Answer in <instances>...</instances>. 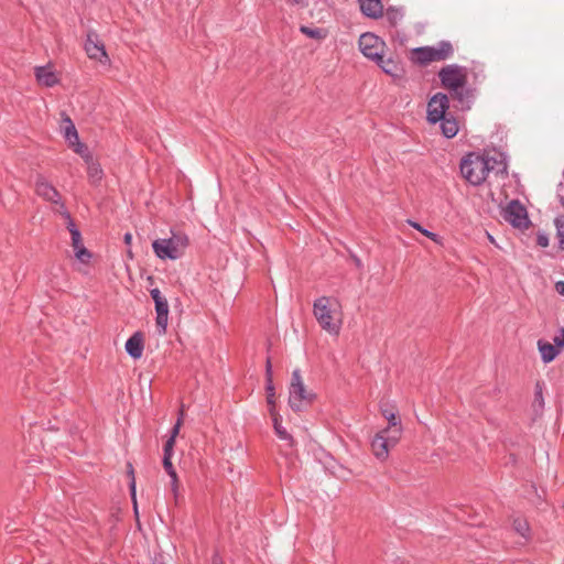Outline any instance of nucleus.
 I'll return each instance as SVG.
<instances>
[{"label":"nucleus","instance_id":"f257e3e1","mask_svg":"<svg viewBox=\"0 0 564 564\" xmlns=\"http://www.w3.org/2000/svg\"><path fill=\"white\" fill-rule=\"evenodd\" d=\"M507 172V163L501 153L491 155L468 153L460 162L463 177L474 186L482 184L490 173L496 175Z\"/></svg>","mask_w":564,"mask_h":564},{"label":"nucleus","instance_id":"f03ea898","mask_svg":"<svg viewBox=\"0 0 564 564\" xmlns=\"http://www.w3.org/2000/svg\"><path fill=\"white\" fill-rule=\"evenodd\" d=\"M442 86L448 90L457 110H469L474 100V89L467 86L466 68L457 64L446 65L438 72Z\"/></svg>","mask_w":564,"mask_h":564},{"label":"nucleus","instance_id":"7ed1b4c3","mask_svg":"<svg viewBox=\"0 0 564 564\" xmlns=\"http://www.w3.org/2000/svg\"><path fill=\"white\" fill-rule=\"evenodd\" d=\"M332 299L321 296L314 301L313 313L319 326L332 335H338L341 327V313L337 308L338 303Z\"/></svg>","mask_w":564,"mask_h":564},{"label":"nucleus","instance_id":"20e7f679","mask_svg":"<svg viewBox=\"0 0 564 564\" xmlns=\"http://www.w3.org/2000/svg\"><path fill=\"white\" fill-rule=\"evenodd\" d=\"M188 246V237L182 231H171V237L156 239L152 243L155 256L162 260L181 258Z\"/></svg>","mask_w":564,"mask_h":564},{"label":"nucleus","instance_id":"39448f33","mask_svg":"<svg viewBox=\"0 0 564 564\" xmlns=\"http://www.w3.org/2000/svg\"><path fill=\"white\" fill-rule=\"evenodd\" d=\"M453 53V45L448 41H442L435 46L416 47L412 51L413 61L419 65L445 61L451 57Z\"/></svg>","mask_w":564,"mask_h":564},{"label":"nucleus","instance_id":"423d86ee","mask_svg":"<svg viewBox=\"0 0 564 564\" xmlns=\"http://www.w3.org/2000/svg\"><path fill=\"white\" fill-rule=\"evenodd\" d=\"M314 397V393L306 390L301 371L299 369L293 370L289 390V404L291 409L297 412L304 410L313 402Z\"/></svg>","mask_w":564,"mask_h":564},{"label":"nucleus","instance_id":"0eeeda50","mask_svg":"<svg viewBox=\"0 0 564 564\" xmlns=\"http://www.w3.org/2000/svg\"><path fill=\"white\" fill-rule=\"evenodd\" d=\"M503 218L516 228H527L529 218L525 207L517 199L511 200L503 210Z\"/></svg>","mask_w":564,"mask_h":564},{"label":"nucleus","instance_id":"6e6552de","mask_svg":"<svg viewBox=\"0 0 564 564\" xmlns=\"http://www.w3.org/2000/svg\"><path fill=\"white\" fill-rule=\"evenodd\" d=\"M449 98L443 93L434 95L427 105V120L431 123H436L444 117H446V110L449 107Z\"/></svg>","mask_w":564,"mask_h":564},{"label":"nucleus","instance_id":"1a4fd4ad","mask_svg":"<svg viewBox=\"0 0 564 564\" xmlns=\"http://www.w3.org/2000/svg\"><path fill=\"white\" fill-rule=\"evenodd\" d=\"M359 48L366 57L372 61L380 59L383 42L372 33H365L359 39Z\"/></svg>","mask_w":564,"mask_h":564},{"label":"nucleus","instance_id":"9d476101","mask_svg":"<svg viewBox=\"0 0 564 564\" xmlns=\"http://www.w3.org/2000/svg\"><path fill=\"white\" fill-rule=\"evenodd\" d=\"M85 51L89 58L99 61L101 63H105L108 61V55L106 53L105 45L99 40V36L95 31H89L87 33V39L85 42Z\"/></svg>","mask_w":564,"mask_h":564},{"label":"nucleus","instance_id":"9b49d317","mask_svg":"<svg viewBox=\"0 0 564 564\" xmlns=\"http://www.w3.org/2000/svg\"><path fill=\"white\" fill-rule=\"evenodd\" d=\"M35 192L43 199L59 205L63 204L58 191L42 175L35 180Z\"/></svg>","mask_w":564,"mask_h":564},{"label":"nucleus","instance_id":"f8f14e48","mask_svg":"<svg viewBox=\"0 0 564 564\" xmlns=\"http://www.w3.org/2000/svg\"><path fill=\"white\" fill-rule=\"evenodd\" d=\"M155 312L158 332L159 334H165L169 321V303L166 299L155 303Z\"/></svg>","mask_w":564,"mask_h":564},{"label":"nucleus","instance_id":"ddd939ff","mask_svg":"<svg viewBox=\"0 0 564 564\" xmlns=\"http://www.w3.org/2000/svg\"><path fill=\"white\" fill-rule=\"evenodd\" d=\"M143 336L140 332L134 333L127 341H126V351L133 359L141 358L143 354Z\"/></svg>","mask_w":564,"mask_h":564},{"label":"nucleus","instance_id":"4468645a","mask_svg":"<svg viewBox=\"0 0 564 564\" xmlns=\"http://www.w3.org/2000/svg\"><path fill=\"white\" fill-rule=\"evenodd\" d=\"M390 447L392 446L389 444L388 438H384L380 433H377L371 442L373 455L380 460H384L388 457Z\"/></svg>","mask_w":564,"mask_h":564},{"label":"nucleus","instance_id":"2eb2a0df","mask_svg":"<svg viewBox=\"0 0 564 564\" xmlns=\"http://www.w3.org/2000/svg\"><path fill=\"white\" fill-rule=\"evenodd\" d=\"M361 12L372 19L382 17L383 7L381 0H359Z\"/></svg>","mask_w":564,"mask_h":564},{"label":"nucleus","instance_id":"dca6fc26","mask_svg":"<svg viewBox=\"0 0 564 564\" xmlns=\"http://www.w3.org/2000/svg\"><path fill=\"white\" fill-rule=\"evenodd\" d=\"M34 74L39 84L45 87H53L57 83L55 73L48 66L35 67Z\"/></svg>","mask_w":564,"mask_h":564},{"label":"nucleus","instance_id":"f3484780","mask_svg":"<svg viewBox=\"0 0 564 564\" xmlns=\"http://www.w3.org/2000/svg\"><path fill=\"white\" fill-rule=\"evenodd\" d=\"M265 390L268 404L270 405V409L273 408V410H275V392L272 380V365L270 358L267 359L265 364Z\"/></svg>","mask_w":564,"mask_h":564},{"label":"nucleus","instance_id":"a211bd4d","mask_svg":"<svg viewBox=\"0 0 564 564\" xmlns=\"http://www.w3.org/2000/svg\"><path fill=\"white\" fill-rule=\"evenodd\" d=\"M375 62L386 74H388L392 77L400 76V72L402 69L400 67V64L397 61H394L392 58L384 59L383 55L381 54L380 59H376Z\"/></svg>","mask_w":564,"mask_h":564},{"label":"nucleus","instance_id":"6ab92c4d","mask_svg":"<svg viewBox=\"0 0 564 564\" xmlns=\"http://www.w3.org/2000/svg\"><path fill=\"white\" fill-rule=\"evenodd\" d=\"M87 165V175L88 180L93 185H98L102 177H104V171L100 166V164L95 161L94 159L88 160L86 162Z\"/></svg>","mask_w":564,"mask_h":564},{"label":"nucleus","instance_id":"aec40b11","mask_svg":"<svg viewBox=\"0 0 564 564\" xmlns=\"http://www.w3.org/2000/svg\"><path fill=\"white\" fill-rule=\"evenodd\" d=\"M269 411L272 416L274 432L278 437L292 444L293 438L291 434L282 426L281 416L275 412V410H273V408H271Z\"/></svg>","mask_w":564,"mask_h":564},{"label":"nucleus","instance_id":"412c9836","mask_svg":"<svg viewBox=\"0 0 564 564\" xmlns=\"http://www.w3.org/2000/svg\"><path fill=\"white\" fill-rule=\"evenodd\" d=\"M62 116H63L62 130H63V135H64L65 140L67 141L68 144L74 141L77 142V139H79V137H78V132L76 130L75 124L73 123L72 119L67 115H65L63 112Z\"/></svg>","mask_w":564,"mask_h":564},{"label":"nucleus","instance_id":"4be33fe9","mask_svg":"<svg viewBox=\"0 0 564 564\" xmlns=\"http://www.w3.org/2000/svg\"><path fill=\"white\" fill-rule=\"evenodd\" d=\"M538 348L541 354V358L545 364L554 360L558 354L557 348L547 341L539 340Z\"/></svg>","mask_w":564,"mask_h":564},{"label":"nucleus","instance_id":"5701e85b","mask_svg":"<svg viewBox=\"0 0 564 564\" xmlns=\"http://www.w3.org/2000/svg\"><path fill=\"white\" fill-rule=\"evenodd\" d=\"M440 121H441L442 133L446 138L451 139L457 134L459 129H458V122L456 121L455 118L446 116L443 119H441Z\"/></svg>","mask_w":564,"mask_h":564},{"label":"nucleus","instance_id":"b1692460","mask_svg":"<svg viewBox=\"0 0 564 564\" xmlns=\"http://www.w3.org/2000/svg\"><path fill=\"white\" fill-rule=\"evenodd\" d=\"M513 530L525 541L531 539V530L529 522L524 518L517 517L512 522Z\"/></svg>","mask_w":564,"mask_h":564},{"label":"nucleus","instance_id":"393cba45","mask_svg":"<svg viewBox=\"0 0 564 564\" xmlns=\"http://www.w3.org/2000/svg\"><path fill=\"white\" fill-rule=\"evenodd\" d=\"M384 438H388L389 444L393 447L400 440L402 434V426H388L379 432Z\"/></svg>","mask_w":564,"mask_h":564},{"label":"nucleus","instance_id":"a878e982","mask_svg":"<svg viewBox=\"0 0 564 564\" xmlns=\"http://www.w3.org/2000/svg\"><path fill=\"white\" fill-rule=\"evenodd\" d=\"M75 153H77L78 155H80L83 158V160L85 161V163L88 161V160H91L94 159L93 158V154L90 153V151L88 150L87 145L82 143L79 141V139H77V142L74 141V142H70L68 144Z\"/></svg>","mask_w":564,"mask_h":564},{"label":"nucleus","instance_id":"bb28decb","mask_svg":"<svg viewBox=\"0 0 564 564\" xmlns=\"http://www.w3.org/2000/svg\"><path fill=\"white\" fill-rule=\"evenodd\" d=\"M128 475L130 477V495L133 502V509L134 513L138 517V506H137V498H135V478H134V470L131 463H128Z\"/></svg>","mask_w":564,"mask_h":564},{"label":"nucleus","instance_id":"cd10ccee","mask_svg":"<svg viewBox=\"0 0 564 564\" xmlns=\"http://www.w3.org/2000/svg\"><path fill=\"white\" fill-rule=\"evenodd\" d=\"M381 413L388 420L389 426L401 425V421L398 419V416L392 408L381 405Z\"/></svg>","mask_w":564,"mask_h":564},{"label":"nucleus","instance_id":"c85d7f7f","mask_svg":"<svg viewBox=\"0 0 564 564\" xmlns=\"http://www.w3.org/2000/svg\"><path fill=\"white\" fill-rule=\"evenodd\" d=\"M543 388H544L543 382H541V381L535 382L533 406L538 405L540 409H542L544 406Z\"/></svg>","mask_w":564,"mask_h":564},{"label":"nucleus","instance_id":"c756f323","mask_svg":"<svg viewBox=\"0 0 564 564\" xmlns=\"http://www.w3.org/2000/svg\"><path fill=\"white\" fill-rule=\"evenodd\" d=\"M409 225L412 226L413 228H415L416 230H419L420 232H422L425 237L430 238L431 240H433L434 242L436 243H441V238L438 237V235L423 228L419 223L416 221H413V220H408Z\"/></svg>","mask_w":564,"mask_h":564},{"label":"nucleus","instance_id":"7c9ffc66","mask_svg":"<svg viewBox=\"0 0 564 564\" xmlns=\"http://www.w3.org/2000/svg\"><path fill=\"white\" fill-rule=\"evenodd\" d=\"M74 251L76 259L79 260L82 263H88L93 257L91 252L85 246H80Z\"/></svg>","mask_w":564,"mask_h":564},{"label":"nucleus","instance_id":"2f4dec72","mask_svg":"<svg viewBox=\"0 0 564 564\" xmlns=\"http://www.w3.org/2000/svg\"><path fill=\"white\" fill-rule=\"evenodd\" d=\"M58 213L67 220V229L70 235H72V230H78L70 214L65 208L64 204H61V208L58 209Z\"/></svg>","mask_w":564,"mask_h":564},{"label":"nucleus","instance_id":"473e14b6","mask_svg":"<svg viewBox=\"0 0 564 564\" xmlns=\"http://www.w3.org/2000/svg\"><path fill=\"white\" fill-rule=\"evenodd\" d=\"M555 227H556L560 243L564 245V215H562L555 219Z\"/></svg>","mask_w":564,"mask_h":564},{"label":"nucleus","instance_id":"72a5a7b5","mask_svg":"<svg viewBox=\"0 0 564 564\" xmlns=\"http://www.w3.org/2000/svg\"><path fill=\"white\" fill-rule=\"evenodd\" d=\"M300 30L303 34L307 35L311 39H321L322 37V30L318 28L311 29L308 26H301Z\"/></svg>","mask_w":564,"mask_h":564},{"label":"nucleus","instance_id":"f704fd0d","mask_svg":"<svg viewBox=\"0 0 564 564\" xmlns=\"http://www.w3.org/2000/svg\"><path fill=\"white\" fill-rule=\"evenodd\" d=\"M174 445H175L174 436H170L166 440L165 444H164V448H163L164 455H163V457L172 458Z\"/></svg>","mask_w":564,"mask_h":564},{"label":"nucleus","instance_id":"c9c22d12","mask_svg":"<svg viewBox=\"0 0 564 564\" xmlns=\"http://www.w3.org/2000/svg\"><path fill=\"white\" fill-rule=\"evenodd\" d=\"M72 247L75 249L79 248L80 246H84L82 240V234L79 230H72Z\"/></svg>","mask_w":564,"mask_h":564},{"label":"nucleus","instance_id":"e433bc0d","mask_svg":"<svg viewBox=\"0 0 564 564\" xmlns=\"http://www.w3.org/2000/svg\"><path fill=\"white\" fill-rule=\"evenodd\" d=\"M184 415V409L183 406L181 408V411H180V416L175 423V425L173 426L172 431H171V436H174V440L176 438V435L178 434L180 432V427H181V424H182V417Z\"/></svg>","mask_w":564,"mask_h":564},{"label":"nucleus","instance_id":"4c0bfd02","mask_svg":"<svg viewBox=\"0 0 564 564\" xmlns=\"http://www.w3.org/2000/svg\"><path fill=\"white\" fill-rule=\"evenodd\" d=\"M554 346L560 349H564V328L560 329L558 335L553 338Z\"/></svg>","mask_w":564,"mask_h":564},{"label":"nucleus","instance_id":"58836bf2","mask_svg":"<svg viewBox=\"0 0 564 564\" xmlns=\"http://www.w3.org/2000/svg\"><path fill=\"white\" fill-rule=\"evenodd\" d=\"M150 295L152 297V300L154 301V304L164 300L165 297L161 294L160 290L159 289H152L150 290Z\"/></svg>","mask_w":564,"mask_h":564},{"label":"nucleus","instance_id":"ea45409f","mask_svg":"<svg viewBox=\"0 0 564 564\" xmlns=\"http://www.w3.org/2000/svg\"><path fill=\"white\" fill-rule=\"evenodd\" d=\"M163 467L167 474L175 470L172 460L169 457H163Z\"/></svg>","mask_w":564,"mask_h":564},{"label":"nucleus","instance_id":"a19ab883","mask_svg":"<svg viewBox=\"0 0 564 564\" xmlns=\"http://www.w3.org/2000/svg\"><path fill=\"white\" fill-rule=\"evenodd\" d=\"M170 477H171V480H172V489L173 491L175 492L176 489H177V474H176V470L172 471V473H169L167 474Z\"/></svg>","mask_w":564,"mask_h":564},{"label":"nucleus","instance_id":"79ce46f5","mask_svg":"<svg viewBox=\"0 0 564 564\" xmlns=\"http://www.w3.org/2000/svg\"><path fill=\"white\" fill-rule=\"evenodd\" d=\"M555 290L560 295L564 296V281L556 282Z\"/></svg>","mask_w":564,"mask_h":564},{"label":"nucleus","instance_id":"37998d69","mask_svg":"<svg viewBox=\"0 0 564 564\" xmlns=\"http://www.w3.org/2000/svg\"><path fill=\"white\" fill-rule=\"evenodd\" d=\"M538 243L542 247H546L547 246V238L546 237H543V236H539L538 238Z\"/></svg>","mask_w":564,"mask_h":564},{"label":"nucleus","instance_id":"c03bdc74","mask_svg":"<svg viewBox=\"0 0 564 564\" xmlns=\"http://www.w3.org/2000/svg\"><path fill=\"white\" fill-rule=\"evenodd\" d=\"M123 239H124V242L129 245V243L131 242V240H132V236H131V234H130V232H127V234L124 235Z\"/></svg>","mask_w":564,"mask_h":564},{"label":"nucleus","instance_id":"a18cd8bd","mask_svg":"<svg viewBox=\"0 0 564 564\" xmlns=\"http://www.w3.org/2000/svg\"><path fill=\"white\" fill-rule=\"evenodd\" d=\"M294 4H303L304 0H291Z\"/></svg>","mask_w":564,"mask_h":564},{"label":"nucleus","instance_id":"49530a36","mask_svg":"<svg viewBox=\"0 0 564 564\" xmlns=\"http://www.w3.org/2000/svg\"><path fill=\"white\" fill-rule=\"evenodd\" d=\"M213 564H224V563L219 558H214Z\"/></svg>","mask_w":564,"mask_h":564}]
</instances>
